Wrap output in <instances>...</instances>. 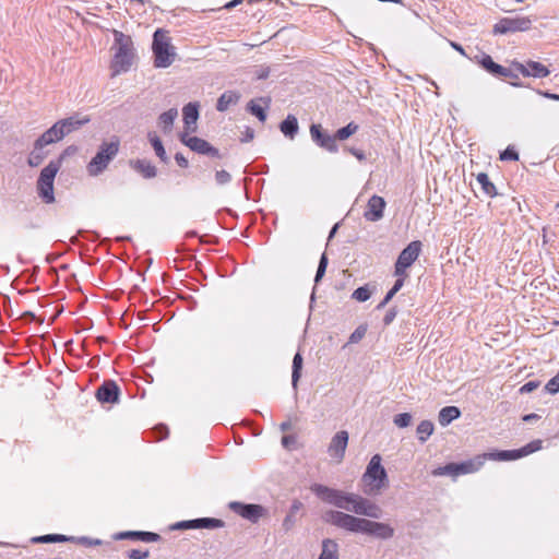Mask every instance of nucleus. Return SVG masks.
<instances>
[{
	"instance_id": "25",
	"label": "nucleus",
	"mask_w": 559,
	"mask_h": 559,
	"mask_svg": "<svg viewBox=\"0 0 559 559\" xmlns=\"http://www.w3.org/2000/svg\"><path fill=\"white\" fill-rule=\"evenodd\" d=\"M485 457L477 456L462 463H455V477L477 472L484 464Z\"/></svg>"
},
{
	"instance_id": "29",
	"label": "nucleus",
	"mask_w": 559,
	"mask_h": 559,
	"mask_svg": "<svg viewBox=\"0 0 559 559\" xmlns=\"http://www.w3.org/2000/svg\"><path fill=\"white\" fill-rule=\"evenodd\" d=\"M461 416V411L456 406H445L439 412L438 420L442 427Z\"/></svg>"
},
{
	"instance_id": "36",
	"label": "nucleus",
	"mask_w": 559,
	"mask_h": 559,
	"mask_svg": "<svg viewBox=\"0 0 559 559\" xmlns=\"http://www.w3.org/2000/svg\"><path fill=\"white\" fill-rule=\"evenodd\" d=\"M148 139L159 159L164 163H168L169 159L160 139L155 133H148Z\"/></svg>"
},
{
	"instance_id": "21",
	"label": "nucleus",
	"mask_w": 559,
	"mask_h": 559,
	"mask_svg": "<svg viewBox=\"0 0 559 559\" xmlns=\"http://www.w3.org/2000/svg\"><path fill=\"white\" fill-rule=\"evenodd\" d=\"M385 201L382 197L372 195L367 204L365 218L370 222H377L383 217Z\"/></svg>"
},
{
	"instance_id": "52",
	"label": "nucleus",
	"mask_w": 559,
	"mask_h": 559,
	"mask_svg": "<svg viewBox=\"0 0 559 559\" xmlns=\"http://www.w3.org/2000/svg\"><path fill=\"white\" fill-rule=\"evenodd\" d=\"M80 543L82 545H85V546H92V545H100L102 544V540L99 539H91V538H87V537H80V538H74L72 536V543Z\"/></svg>"
},
{
	"instance_id": "37",
	"label": "nucleus",
	"mask_w": 559,
	"mask_h": 559,
	"mask_svg": "<svg viewBox=\"0 0 559 559\" xmlns=\"http://www.w3.org/2000/svg\"><path fill=\"white\" fill-rule=\"evenodd\" d=\"M478 183L480 185L483 191L490 198L497 195L495 185L489 180V177L485 173H479L476 177Z\"/></svg>"
},
{
	"instance_id": "57",
	"label": "nucleus",
	"mask_w": 559,
	"mask_h": 559,
	"mask_svg": "<svg viewBox=\"0 0 559 559\" xmlns=\"http://www.w3.org/2000/svg\"><path fill=\"white\" fill-rule=\"evenodd\" d=\"M349 152L354 156H356L359 160H364L365 159V154H364L362 151L352 147V148H349Z\"/></svg>"
},
{
	"instance_id": "22",
	"label": "nucleus",
	"mask_w": 559,
	"mask_h": 559,
	"mask_svg": "<svg viewBox=\"0 0 559 559\" xmlns=\"http://www.w3.org/2000/svg\"><path fill=\"white\" fill-rule=\"evenodd\" d=\"M185 132L192 133L197 130V121L199 119V104L189 103L182 108Z\"/></svg>"
},
{
	"instance_id": "56",
	"label": "nucleus",
	"mask_w": 559,
	"mask_h": 559,
	"mask_svg": "<svg viewBox=\"0 0 559 559\" xmlns=\"http://www.w3.org/2000/svg\"><path fill=\"white\" fill-rule=\"evenodd\" d=\"M254 138V131L251 128H246L241 142H250Z\"/></svg>"
},
{
	"instance_id": "15",
	"label": "nucleus",
	"mask_w": 559,
	"mask_h": 559,
	"mask_svg": "<svg viewBox=\"0 0 559 559\" xmlns=\"http://www.w3.org/2000/svg\"><path fill=\"white\" fill-rule=\"evenodd\" d=\"M230 510H233L235 513L239 514L243 519L257 523L260 518H262L265 514V509L260 504H253V503H242V502H230L229 503Z\"/></svg>"
},
{
	"instance_id": "5",
	"label": "nucleus",
	"mask_w": 559,
	"mask_h": 559,
	"mask_svg": "<svg viewBox=\"0 0 559 559\" xmlns=\"http://www.w3.org/2000/svg\"><path fill=\"white\" fill-rule=\"evenodd\" d=\"M119 152V141L104 142L99 146L96 155L91 159L87 165V171L91 176H98L109 165V163L117 156Z\"/></svg>"
},
{
	"instance_id": "64",
	"label": "nucleus",
	"mask_w": 559,
	"mask_h": 559,
	"mask_svg": "<svg viewBox=\"0 0 559 559\" xmlns=\"http://www.w3.org/2000/svg\"><path fill=\"white\" fill-rule=\"evenodd\" d=\"M543 95H544L546 98H549V99H556V100H558V99H559V95H557V94H552V93H549V92H545V93H543Z\"/></svg>"
},
{
	"instance_id": "49",
	"label": "nucleus",
	"mask_w": 559,
	"mask_h": 559,
	"mask_svg": "<svg viewBox=\"0 0 559 559\" xmlns=\"http://www.w3.org/2000/svg\"><path fill=\"white\" fill-rule=\"evenodd\" d=\"M545 389L547 390V392H549L550 394H556L559 392V374L555 376L554 378H551Z\"/></svg>"
},
{
	"instance_id": "28",
	"label": "nucleus",
	"mask_w": 559,
	"mask_h": 559,
	"mask_svg": "<svg viewBox=\"0 0 559 559\" xmlns=\"http://www.w3.org/2000/svg\"><path fill=\"white\" fill-rule=\"evenodd\" d=\"M239 99V93L235 91H226L217 99L216 109L218 111H226L231 105H236Z\"/></svg>"
},
{
	"instance_id": "33",
	"label": "nucleus",
	"mask_w": 559,
	"mask_h": 559,
	"mask_svg": "<svg viewBox=\"0 0 559 559\" xmlns=\"http://www.w3.org/2000/svg\"><path fill=\"white\" fill-rule=\"evenodd\" d=\"M280 129L286 136L293 139L298 131L297 118L293 115H288L287 118L281 122Z\"/></svg>"
},
{
	"instance_id": "27",
	"label": "nucleus",
	"mask_w": 559,
	"mask_h": 559,
	"mask_svg": "<svg viewBox=\"0 0 559 559\" xmlns=\"http://www.w3.org/2000/svg\"><path fill=\"white\" fill-rule=\"evenodd\" d=\"M338 544L336 540L325 538L322 540V549L318 559H340Z\"/></svg>"
},
{
	"instance_id": "31",
	"label": "nucleus",
	"mask_w": 559,
	"mask_h": 559,
	"mask_svg": "<svg viewBox=\"0 0 559 559\" xmlns=\"http://www.w3.org/2000/svg\"><path fill=\"white\" fill-rule=\"evenodd\" d=\"M178 116V110L176 108H170L169 110L163 112L158 118V124L165 133H169L171 131L175 119Z\"/></svg>"
},
{
	"instance_id": "18",
	"label": "nucleus",
	"mask_w": 559,
	"mask_h": 559,
	"mask_svg": "<svg viewBox=\"0 0 559 559\" xmlns=\"http://www.w3.org/2000/svg\"><path fill=\"white\" fill-rule=\"evenodd\" d=\"M477 62L479 66L493 76L512 78L516 79L518 75L511 69L504 68L496 63L489 55L483 53Z\"/></svg>"
},
{
	"instance_id": "58",
	"label": "nucleus",
	"mask_w": 559,
	"mask_h": 559,
	"mask_svg": "<svg viewBox=\"0 0 559 559\" xmlns=\"http://www.w3.org/2000/svg\"><path fill=\"white\" fill-rule=\"evenodd\" d=\"M194 524H190V520L189 521H182V522H179L175 525V528H194L193 526Z\"/></svg>"
},
{
	"instance_id": "7",
	"label": "nucleus",
	"mask_w": 559,
	"mask_h": 559,
	"mask_svg": "<svg viewBox=\"0 0 559 559\" xmlns=\"http://www.w3.org/2000/svg\"><path fill=\"white\" fill-rule=\"evenodd\" d=\"M357 533L386 540L394 536V528L383 522H376L366 518H359Z\"/></svg>"
},
{
	"instance_id": "51",
	"label": "nucleus",
	"mask_w": 559,
	"mask_h": 559,
	"mask_svg": "<svg viewBox=\"0 0 559 559\" xmlns=\"http://www.w3.org/2000/svg\"><path fill=\"white\" fill-rule=\"evenodd\" d=\"M150 556L148 550L132 549L129 551L128 557L130 559H146Z\"/></svg>"
},
{
	"instance_id": "48",
	"label": "nucleus",
	"mask_w": 559,
	"mask_h": 559,
	"mask_svg": "<svg viewBox=\"0 0 559 559\" xmlns=\"http://www.w3.org/2000/svg\"><path fill=\"white\" fill-rule=\"evenodd\" d=\"M90 121L88 116H84L81 114L72 115V130L80 128L81 126L87 123Z\"/></svg>"
},
{
	"instance_id": "19",
	"label": "nucleus",
	"mask_w": 559,
	"mask_h": 559,
	"mask_svg": "<svg viewBox=\"0 0 559 559\" xmlns=\"http://www.w3.org/2000/svg\"><path fill=\"white\" fill-rule=\"evenodd\" d=\"M347 443L348 432L345 430L336 432L328 448L330 456L336 459V461L340 463L344 459Z\"/></svg>"
},
{
	"instance_id": "8",
	"label": "nucleus",
	"mask_w": 559,
	"mask_h": 559,
	"mask_svg": "<svg viewBox=\"0 0 559 559\" xmlns=\"http://www.w3.org/2000/svg\"><path fill=\"white\" fill-rule=\"evenodd\" d=\"M359 518L360 516H355L353 514L336 510H328L322 515V519L325 523L350 533H357Z\"/></svg>"
},
{
	"instance_id": "61",
	"label": "nucleus",
	"mask_w": 559,
	"mask_h": 559,
	"mask_svg": "<svg viewBox=\"0 0 559 559\" xmlns=\"http://www.w3.org/2000/svg\"><path fill=\"white\" fill-rule=\"evenodd\" d=\"M241 2H242V0H233V1L228 2V3H226L224 5V8L227 9V10H231L233 8L237 7Z\"/></svg>"
},
{
	"instance_id": "35",
	"label": "nucleus",
	"mask_w": 559,
	"mask_h": 559,
	"mask_svg": "<svg viewBox=\"0 0 559 559\" xmlns=\"http://www.w3.org/2000/svg\"><path fill=\"white\" fill-rule=\"evenodd\" d=\"M302 356L300 353H296L293 359V371H292V385L297 389L298 381L301 377L302 369Z\"/></svg>"
},
{
	"instance_id": "54",
	"label": "nucleus",
	"mask_w": 559,
	"mask_h": 559,
	"mask_svg": "<svg viewBox=\"0 0 559 559\" xmlns=\"http://www.w3.org/2000/svg\"><path fill=\"white\" fill-rule=\"evenodd\" d=\"M538 385H539V383H538V382L530 381V382L525 383V384L520 389V391H521L522 393H531V392H533L535 389H537V388H538Z\"/></svg>"
},
{
	"instance_id": "50",
	"label": "nucleus",
	"mask_w": 559,
	"mask_h": 559,
	"mask_svg": "<svg viewBox=\"0 0 559 559\" xmlns=\"http://www.w3.org/2000/svg\"><path fill=\"white\" fill-rule=\"evenodd\" d=\"M215 180L218 185H226L231 180V176L226 170H218L215 174Z\"/></svg>"
},
{
	"instance_id": "9",
	"label": "nucleus",
	"mask_w": 559,
	"mask_h": 559,
	"mask_svg": "<svg viewBox=\"0 0 559 559\" xmlns=\"http://www.w3.org/2000/svg\"><path fill=\"white\" fill-rule=\"evenodd\" d=\"M540 449V441L535 440L524 445L519 450H502L496 451L488 454H484L481 457L495 460V461H513L526 456L531 453Z\"/></svg>"
},
{
	"instance_id": "63",
	"label": "nucleus",
	"mask_w": 559,
	"mask_h": 559,
	"mask_svg": "<svg viewBox=\"0 0 559 559\" xmlns=\"http://www.w3.org/2000/svg\"><path fill=\"white\" fill-rule=\"evenodd\" d=\"M395 294L396 293L394 290L390 289L384 297V302H389L394 297Z\"/></svg>"
},
{
	"instance_id": "11",
	"label": "nucleus",
	"mask_w": 559,
	"mask_h": 559,
	"mask_svg": "<svg viewBox=\"0 0 559 559\" xmlns=\"http://www.w3.org/2000/svg\"><path fill=\"white\" fill-rule=\"evenodd\" d=\"M420 248V241H412L402 250L395 263V275L402 276L405 273L406 269L417 260Z\"/></svg>"
},
{
	"instance_id": "2",
	"label": "nucleus",
	"mask_w": 559,
	"mask_h": 559,
	"mask_svg": "<svg viewBox=\"0 0 559 559\" xmlns=\"http://www.w3.org/2000/svg\"><path fill=\"white\" fill-rule=\"evenodd\" d=\"M152 49L156 68H168L176 59V49L170 43L168 32L165 29L158 28L155 31Z\"/></svg>"
},
{
	"instance_id": "62",
	"label": "nucleus",
	"mask_w": 559,
	"mask_h": 559,
	"mask_svg": "<svg viewBox=\"0 0 559 559\" xmlns=\"http://www.w3.org/2000/svg\"><path fill=\"white\" fill-rule=\"evenodd\" d=\"M22 318L23 319H29V320H37V317L35 316V313L31 312V311H26L22 314Z\"/></svg>"
},
{
	"instance_id": "46",
	"label": "nucleus",
	"mask_w": 559,
	"mask_h": 559,
	"mask_svg": "<svg viewBox=\"0 0 559 559\" xmlns=\"http://www.w3.org/2000/svg\"><path fill=\"white\" fill-rule=\"evenodd\" d=\"M367 329L362 325H359L349 336L348 343L356 344L362 340L366 334Z\"/></svg>"
},
{
	"instance_id": "10",
	"label": "nucleus",
	"mask_w": 559,
	"mask_h": 559,
	"mask_svg": "<svg viewBox=\"0 0 559 559\" xmlns=\"http://www.w3.org/2000/svg\"><path fill=\"white\" fill-rule=\"evenodd\" d=\"M532 26V20L528 16L504 17L501 19L495 26V34H507L514 32H524Z\"/></svg>"
},
{
	"instance_id": "23",
	"label": "nucleus",
	"mask_w": 559,
	"mask_h": 559,
	"mask_svg": "<svg viewBox=\"0 0 559 559\" xmlns=\"http://www.w3.org/2000/svg\"><path fill=\"white\" fill-rule=\"evenodd\" d=\"M115 540L122 539H132V540H141L145 543H153L160 539V536L153 532H143V531H126L116 533L114 535Z\"/></svg>"
},
{
	"instance_id": "13",
	"label": "nucleus",
	"mask_w": 559,
	"mask_h": 559,
	"mask_svg": "<svg viewBox=\"0 0 559 559\" xmlns=\"http://www.w3.org/2000/svg\"><path fill=\"white\" fill-rule=\"evenodd\" d=\"M350 512L357 515L367 516L371 519H379L381 515V509L378 504L357 493H355L354 496Z\"/></svg>"
},
{
	"instance_id": "20",
	"label": "nucleus",
	"mask_w": 559,
	"mask_h": 559,
	"mask_svg": "<svg viewBox=\"0 0 559 559\" xmlns=\"http://www.w3.org/2000/svg\"><path fill=\"white\" fill-rule=\"evenodd\" d=\"M120 389L115 381H105L96 391L100 403L115 404L119 402Z\"/></svg>"
},
{
	"instance_id": "6",
	"label": "nucleus",
	"mask_w": 559,
	"mask_h": 559,
	"mask_svg": "<svg viewBox=\"0 0 559 559\" xmlns=\"http://www.w3.org/2000/svg\"><path fill=\"white\" fill-rule=\"evenodd\" d=\"M58 170L59 162L52 160L43 168L37 180L38 194L46 203H51L55 200L53 181Z\"/></svg>"
},
{
	"instance_id": "12",
	"label": "nucleus",
	"mask_w": 559,
	"mask_h": 559,
	"mask_svg": "<svg viewBox=\"0 0 559 559\" xmlns=\"http://www.w3.org/2000/svg\"><path fill=\"white\" fill-rule=\"evenodd\" d=\"M180 141L182 144L188 146L191 151L197 152L202 155H207L211 157L221 158L219 151L211 145L207 141L198 138V136H190L188 133H181L180 134Z\"/></svg>"
},
{
	"instance_id": "38",
	"label": "nucleus",
	"mask_w": 559,
	"mask_h": 559,
	"mask_svg": "<svg viewBox=\"0 0 559 559\" xmlns=\"http://www.w3.org/2000/svg\"><path fill=\"white\" fill-rule=\"evenodd\" d=\"M70 537L61 534H47L41 536H36L32 538V543L34 544H46V543H56V542H68Z\"/></svg>"
},
{
	"instance_id": "40",
	"label": "nucleus",
	"mask_w": 559,
	"mask_h": 559,
	"mask_svg": "<svg viewBox=\"0 0 559 559\" xmlns=\"http://www.w3.org/2000/svg\"><path fill=\"white\" fill-rule=\"evenodd\" d=\"M431 474L433 476H451L455 478V463H449L444 466L435 468Z\"/></svg>"
},
{
	"instance_id": "24",
	"label": "nucleus",
	"mask_w": 559,
	"mask_h": 559,
	"mask_svg": "<svg viewBox=\"0 0 559 559\" xmlns=\"http://www.w3.org/2000/svg\"><path fill=\"white\" fill-rule=\"evenodd\" d=\"M130 167L145 179L154 178L157 175L156 167L147 159H132L130 160Z\"/></svg>"
},
{
	"instance_id": "3",
	"label": "nucleus",
	"mask_w": 559,
	"mask_h": 559,
	"mask_svg": "<svg viewBox=\"0 0 559 559\" xmlns=\"http://www.w3.org/2000/svg\"><path fill=\"white\" fill-rule=\"evenodd\" d=\"M362 481L368 487L365 490L366 493L372 495L378 493L389 485V478L385 468L381 464V456L374 454L362 475Z\"/></svg>"
},
{
	"instance_id": "14",
	"label": "nucleus",
	"mask_w": 559,
	"mask_h": 559,
	"mask_svg": "<svg viewBox=\"0 0 559 559\" xmlns=\"http://www.w3.org/2000/svg\"><path fill=\"white\" fill-rule=\"evenodd\" d=\"M68 133H70V118H64L56 122L37 140H39L46 145H49L62 140Z\"/></svg>"
},
{
	"instance_id": "55",
	"label": "nucleus",
	"mask_w": 559,
	"mask_h": 559,
	"mask_svg": "<svg viewBox=\"0 0 559 559\" xmlns=\"http://www.w3.org/2000/svg\"><path fill=\"white\" fill-rule=\"evenodd\" d=\"M175 159L177 162V164L182 167V168H187L188 165H189V162L188 159L181 154V153H177L175 155Z\"/></svg>"
},
{
	"instance_id": "60",
	"label": "nucleus",
	"mask_w": 559,
	"mask_h": 559,
	"mask_svg": "<svg viewBox=\"0 0 559 559\" xmlns=\"http://www.w3.org/2000/svg\"><path fill=\"white\" fill-rule=\"evenodd\" d=\"M403 285H404V280L397 278L391 289L394 290L395 293H397L403 287Z\"/></svg>"
},
{
	"instance_id": "17",
	"label": "nucleus",
	"mask_w": 559,
	"mask_h": 559,
	"mask_svg": "<svg viewBox=\"0 0 559 559\" xmlns=\"http://www.w3.org/2000/svg\"><path fill=\"white\" fill-rule=\"evenodd\" d=\"M512 67L519 71L523 76H533V78H546L549 75L550 71L540 62L537 61H527L525 64L514 61Z\"/></svg>"
},
{
	"instance_id": "44",
	"label": "nucleus",
	"mask_w": 559,
	"mask_h": 559,
	"mask_svg": "<svg viewBox=\"0 0 559 559\" xmlns=\"http://www.w3.org/2000/svg\"><path fill=\"white\" fill-rule=\"evenodd\" d=\"M248 109L260 121H264L266 119V114H265L264 109L260 105L255 104L253 100H251L248 104Z\"/></svg>"
},
{
	"instance_id": "45",
	"label": "nucleus",
	"mask_w": 559,
	"mask_h": 559,
	"mask_svg": "<svg viewBox=\"0 0 559 559\" xmlns=\"http://www.w3.org/2000/svg\"><path fill=\"white\" fill-rule=\"evenodd\" d=\"M326 266H328V258H326V254L323 253L320 258L319 265L317 269V273H316V277H314L316 283H319L321 281V278L324 276Z\"/></svg>"
},
{
	"instance_id": "41",
	"label": "nucleus",
	"mask_w": 559,
	"mask_h": 559,
	"mask_svg": "<svg viewBox=\"0 0 559 559\" xmlns=\"http://www.w3.org/2000/svg\"><path fill=\"white\" fill-rule=\"evenodd\" d=\"M370 296H371V292H370L369 287L367 285H365V286H361V287H358L357 289H355L352 295V298L359 302H364V301H367L370 298Z\"/></svg>"
},
{
	"instance_id": "39",
	"label": "nucleus",
	"mask_w": 559,
	"mask_h": 559,
	"mask_svg": "<svg viewBox=\"0 0 559 559\" xmlns=\"http://www.w3.org/2000/svg\"><path fill=\"white\" fill-rule=\"evenodd\" d=\"M358 130V124L354 122H349L347 126L338 129L334 136L335 140L344 141L348 139L350 135H353Z\"/></svg>"
},
{
	"instance_id": "43",
	"label": "nucleus",
	"mask_w": 559,
	"mask_h": 559,
	"mask_svg": "<svg viewBox=\"0 0 559 559\" xmlns=\"http://www.w3.org/2000/svg\"><path fill=\"white\" fill-rule=\"evenodd\" d=\"M394 425L399 428H406L412 423V415L409 413H401L394 416L393 418Z\"/></svg>"
},
{
	"instance_id": "32",
	"label": "nucleus",
	"mask_w": 559,
	"mask_h": 559,
	"mask_svg": "<svg viewBox=\"0 0 559 559\" xmlns=\"http://www.w3.org/2000/svg\"><path fill=\"white\" fill-rule=\"evenodd\" d=\"M190 524H194V528H218L223 527L225 523L219 519L214 518H200L195 520H190Z\"/></svg>"
},
{
	"instance_id": "1",
	"label": "nucleus",
	"mask_w": 559,
	"mask_h": 559,
	"mask_svg": "<svg viewBox=\"0 0 559 559\" xmlns=\"http://www.w3.org/2000/svg\"><path fill=\"white\" fill-rule=\"evenodd\" d=\"M114 58L111 61L112 75L128 72L135 61L136 55L133 40L129 35L120 31L114 29Z\"/></svg>"
},
{
	"instance_id": "53",
	"label": "nucleus",
	"mask_w": 559,
	"mask_h": 559,
	"mask_svg": "<svg viewBox=\"0 0 559 559\" xmlns=\"http://www.w3.org/2000/svg\"><path fill=\"white\" fill-rule=\"evenodd\" d=\"M395 317H396L395 308L389 309L388 312L385 313L384 318H383L384 325L391 324L393 322V320L395 319Z\"/></svg>"
},
{
	"instance_id": "42",
	"label": "nucleus",
	"mask_w": 559,
	"mask_h": 559,
	"mask_svg": "<svg viewBox=\"0 0 559 559\" xmlns=\"http://www.w3.org/2000/svg\"><path fill=\"white\" fill-rule=\"evenodd\" d=\"M92 321L88 318H80L76 321L72 320V330H75V333H80L81 331H87L92 329Z\"/></svg>"
},
{
	"instance_id": "47",
	"label": "nucleus",
	"mask_w": 559,
	"mask_h": 559,
	"mask_svg": "<svg viewBox=\"0 0 559 559\" xmlns=\"http://www.w3.org/2000/svg\"><path fill=\"white\" fill-rule=\"evenodd\" d=\"M500 159L501 160H518L519 159V153L512 146H508L500 154Z\"/></svg>"
},
{
	"instance_id": "34",
	"label": "nucleus",
	"mask_w": 559,
	"mask_h": 559,
	"mask_svg": "<svg viewBox=\"0 0 559 559\" xmlns=\"http://www.w3.org/2000/svg\"><path fill=\"white\" fill-rule=\"evenodd\" d=\"M435 426L430 420H423L416 429L417 438L421 443H425L428 438L433 433Z\"/></svg>"
},
{
	"instance_id": "59",
	"label": "nucleus",
	"mask_w": 559,
	"mask_h": 559,
	"mask_svg": "<svg viewBox=\"0 0 559 559\" xmlns=\"http://www.w3.org/2000/svg\"><path fill=\"white\" fill-rule=\"evenodd\" d=\"M295 441V438L293 436H284L282 438V444L285 447V448H288L290 443H293Z\"/></svg>"
},
{
	"instance_id": "26",
	"label": "nucleus",
	"mask_w": 559,
	"mask_h": 559,
	"mask_svg": "<svg viewBox=\"0 0 559 559\" xmlns=\"http://www.w3.org/2000/svg\"><path fill=\"white\" fill-rule=\"evenodd\" d=\"M46 146L47 145L44 144L43 142H40L39 140L35 141L34 147H33L32 152L29 153L28 159H27V163L29 166L37 167L43 163V160L48 155V151L46 150Z\"/></svg>"
},
{
	"instance_id": "30",
	"label": "nucleus",
	"mask_w": 559,
	"mask_h": 559,
	"mask_svg": "<svg viewBox=\"0 0 559 559\" xmlns=\"http://www.w3.org/2000/svg\"><path fill=\"white\" fill-rule=\"evenodd\" d=\"M302 507H304V504L301 501H299V500L293 501L290 509L283 521V528L286 532L290 531L294 527V525L296 523V515L302 509Z\"/></svg>"
},
{
	"instance_id": "4",
	"label": "nucleus",
	"mask_w": 559,
	"mask_h": 559,
	"mask_svg": "<svg viewBox=\"0 0 559 559\" xmlns=\"http://www.w3.org/2000/svg\"><path fill=\"white\" fill-rule=\"evenodd\" d=\"M310 489L324 502L350 512V507L355 496L354 492H346L320 484H313Z\"/></svg>"
},
{
	"instance_id": "16",
	"label": "nucleus",
	"mask_w": 559,
	"mask_h": 559,
	"mask_svg": "<svg viewBox=\"0 0 559 559\" xmlns=\"http://www.w3.org/2000/svg\"><path fill=\"white\" fill-rule=\"evenodd\" d=\"M310 134L312 140L321 147L331 153L337 152L338 147L334 135L324 132L320 124H311Z\"/></svg>"
}]
</instances>
